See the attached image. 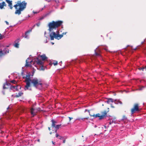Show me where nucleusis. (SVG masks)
Instances as JSON below:
<instances>
[{
	"label": "nucleus",
	"instance_id": "412c9836",
	"mask_svg": "<svg viewBox=\"0 0 146 146\" xmlns=\"http://www.w3.org/2000/svg\"><path fill=\"white\" fill-rule=\"evenodd\" d=\"M3 54L5 55L9 52V50L7 48H5L3 51Z\"/></svg>",
	"mask_w": 146,
	"mask_h": 146
},
{
	"label": "nucleus",
	"instance_id": "864d4df0",
	"mask_svg": "<svg viewBox=\"0 0 146 146\" xmlns=\"http://www.w3.org/2000/svg\"><path fill=\"white\" fill-rule=\"evenodd\" d=\"M111 107L112 108H114V107L113 106H111Z\"/></svg>",
	"mask_w": 146,
	"mask_h": 146
},
{
	"label": "nucleus",
	"instance_id": "dca6fc26",
	"mask_svg": "<svg viewBox=\"0 0 146 146\" xmlns=\"http://www.w3.org/2000/svg\"><path fill=\"white\" fill-rule=\"evenodd\" d=\"M51 121L52 122V124L51 125L52 127L53 128L56 125V123H57L56 121L53 119H52Z\"/></svg>",
	"mask_w": 146,
	"mask_h": 146
},
{
	"label": "nucleus",
	"instance_id": "39448f33",
	"mask_svg": "<svg viewBox=\"0 0 146 146\" xmlns=\"http://www.w3.org/2000/svg\"><path fill=\"white\" fill-rule=\"evenodd\" d=\"M66 32H64L62 34L59 35V32L58 31L56 33V35H55L54 38H55L56 39L59 40L64 35H66Z\"/></svg>",
	"mask_w": 146,
	"mask_h": 146
},
{
	"label": "nucleus",
	"instance_id": "e433bc0d",
	"mask_svg": "<svg viewBox=\"0 0 146 146\" xmlns=\"http://www.w3.org/2000/svg\"><path fill=\"white\" fill-rule=\"evenodd\" d=\"M58 129H56V128H55V129H54V131H55V133H56V134H58V133H57V130H58Z\"/></svg>",
	"mask_w": 146,
	"mask_h": 146
},
{
	"label": "nucleus",
	"instance_id": "5fc2aeb1",
	"mask_svg": "<svg viewBox=\"0 0 146 146\" xmlns=\"http://www.w3.org/2000/svg\"><path fill=\"white\" fill-rule=\"evenodd\" d=\"M52 132H50V134H52Z\"/></svg>",
	"mask_w": 146,
	"mask_h": 146
},
{
	"label": "nucleus",
	"instance_id": "2f4dec72",
	"mask_svg": "<svg viewBox=\"0 0 146 146\" xmlns=\"http://www.w3.org/2000/svg\"><path fill=\"white\" fill-rule=\"evenodd\" d=\"M10 82L11 83H13L14 84H15L16 83V81L14 80H11L10 81Z\"/></svg>",
	"mask_w": 146,
	"mask_h": 146
},
{
	"label": "nucleus",
	"instance_id": "f257e3e1",
	"mask_svg": "<svg viewBox=\"0 0 146 146\" xmlns=\"http://www.w3.org/2000/svg\"><path fill=\"white\" fill-rule=\"evenodd\" d=\"M21 75L23 76V78L25 79V82H26V85L24 88L25 90H31V83L33 84L34 86L37 88H38V87H39V88H42V84L40 79L38 80L37 78H35L31 80L30 78V74L27 73L26 75H25L23 71L21 72Z\"/></svg>",
	"mask_w": 146,
	"mask_h": 146
},
{
	"label": "nucleus",
	"instance_id": "1a4fd4ad",
	"mask_svg": "<svg viewBox=\"0 0 146 146\" xmlns=\"http://www.w3.org/2000/svg\"><path fill=\"white\" fill-rule=\"evenodd\" d=\"M20 40L19 39H17L16 40H15L14 42V46L17 48H19V42L20 41Z\"/></svg>",
	"mask_w": 146,
	"mask_h": 146
},
{
	"label": "nucleus",
	"instance_id": "5701e85b",
	"mask_svg": "<svg viewBox=\"0 0 146 146\" xmlns=\"http://www.w3.org/2000/svg\"><path fill=\"white\" fill-rule=\"evenodd\" d=\"M37 60V63L40 65H42L43 64V62L41 61V60H40L38 59V58H36Z\"/></svg>",
	"mask_w": 146,
	"mask_h": 146
},
{
	"label": "nucleus",
	"instance_id": "bb28decb",
	"mask_svg": "<svg viewBox=\"0 0 146 146\" xmlns=\"http://www.w3.org/2000/svg\"><path fill=\"white\" fill-rule=\"evenodd\" d=\"M18 6H19V1H18L17 2V3L14 6V7H15V9H17V7Z\"/></svg>",
	"mask_w": 146,
	"mask_h": 146
},
{
	"label": "nucleus",
	"instance_id": "0e129e2a",
	"mask_svg": "<svg viewBox=\"0 0 146 146\" xmlns=\"http://www.w3.org/2000/svg\"><path fill=\"white\" fill-rule=\"evenodd\" d=\"M145 69H146V68H145Z\"/></svg>",
	"mask_w": 146,
	"mask_h": 146
},
{
	"label": "nucleus",
	"instance_id": "49530a36",
	"mask_svg": "<svg viewBox=\"0 0 146 146\" xmlns=\"http://www.w3.org/2000/svg\"><path fill=\"white\" fill-rule=\"evenodd\" d=\"M33 13L34 14H36V13H37V12H36L33 11Z\"/></svg>",
	"mask_w": 146,
	"mask_h": 146
},
{
	"label": "nucleus",
	"instance_id": "c9c22d12",
	"mask_svg": "<svg viewBox=\"0 0 146 146\" xmlns=\"http://www.w3.org/2000/svg\"><path fill=\"white\" fill-rule=\"evenodd\" d=\"M145 68L144 67L143 68H139V70H142V71H143L144 69Z\"/></svg>",
	"mask_w": 146,
	"mask_h": 146
},
{
	"label": "nucleus",
	"instance_id": "a19ab883",
	"mask_svg": "<svg viewBox=\"0 0 146 146\" xmlns=\"http://www.w3.org/2000/svg\"><path fill=\"white\" fill-rule=\"evenodd\" d=\"M5 22L6 23V24L7 25H9V23L7 21H5Z\"/></svg>",
	"mask_w": 146,
	"mask_h": 146
},
{
	"label": "nucleus",
	"instance_id": "a878e982",
	"mask_svg": "<svg viewBox=\"0 0 146 146\" xmlns=\"http://www.w3.org/2000/svg\"><path fill=\"white\" fill-rule=\"evenodd\" d=\"M114 100V103L115 104H117L119 103H120L121 104H122V102H121V101L119 102V101H117L116 100Z\"/></svg>",
	"mask_w": 146,
	"mask_h": 146
},
{
	"label": "nucleus",
	"instance_id": "3c124183",
	"mask_svg": "<svg viewBox=\"0 0 146 146\" xmlns=\"http://www.w3.org/2000/svg\"><path fill=\"white\" fill-rule=\"evenodd\" d=\"M9 108V106L7 108V109L8 110Z\"/></svg>",
	"mask_w": 146,
	"mask_h": 146
},
{
	"label": "nucleus",
	"instance_id": "9b49d317",
	"mask_svg": "<svg viewBox=\"0 0 146 146\" xmlns=\"http://www.w3.org/2000/svg\"><path fill=\"white\" fill-rule=\"evenodd\" d=\"M98 47L95 50H94V52H95V55L96 56H101V55L100 54V52H101V51H100V49H98V52H99V53H98L97 52H96V50L97 49V48H98Z\"/></svg>",
	"mask_w": 146,
	"mask_h": 146
},
{
	"label": "nucleus",
	"instance_id": "c85d7f7f",
	"mask_svg": "<svg viewBox=\"0 0 146 146\" xmlns=\"http://www.w3.org/2000/svg\"><path fill=\"white\" fill-rule=\"evenodd\" d=\"M88 119V118H87V117L84 118H78L76 119V120H78L80 121L81 119H82V120H83L84 119Z\"/></svg>",
	"mask_w": 146,
	"mask_h": 146
},
{
	"label": "nucleus",
	"instance_id": "4be33fe9",
	"mask_svg": "<svg viewBox=\"0 0 146 146\" xmlns=\"http://www.w3.org/2000/svg\"><path fill=\"white\" fill-rule=\"evenodd\" d=\"M40 57L43 60H47V58L46 57L45 54H43L41 55Z\"/></svg>",
	"mask_w": 146,
	"mask_h": 146
},
{
	"label": "nucleus",
	"instance_id": "58836bf2",
	"mask_svg": "<svg viewBox=\"0 0 146 146\" xmlns=\"http://www.w3.org/2000/svg\"><path fill=\"white\" fill-rule=\"evenodd\" d=\"M86 111H88V112L89 113V110H88L86 109L85 110V112H86Z\"/></svg>",
	"mask_w": 146,
	"mask_h": 146
},
{
	"label": "nucleus",
	"instance_id": "2eb2a0df",
	"mask_svg": "<svg viewBox=\"0 0 146 146\" xmlns=\"http://www.w3.org/2000/svg\"><path fill=\"white\" fill-rule=\"evenodd\" d=\"M114 102V100L111 98H108L107 100L105 102H106L108 104H110L111 102Z\"/></svg>",
	"mask_w": 146,
	"mask_h": 146
},
{
	"label": "nucleus",
	"instance_id": "b1692460",
	"mask_svg": "<svg viewBox=\"0 0 146 146\" xmlns=\"http://www.w3.org/2000/svg\"><path fill=\"white\" fill-rule=\"evenodd\" d=\"M23 94V93L21 92H19L17 94L15 95V97H18L21 96Z\"/></svg>",
	"mask_w": 146,
	"mask_h": 146
},
{
	"label": "nucleus",
	"instance_id": "473e14b6",
	"mask_svg": "<svg viewBox=\"0 0 146 146\" xmlns=\"http://www.w3.org/2000/svg\"><path fill=\"white\" fill-rule=\"evenodd\" d=\"M4 38V36L3 35H2L0 33V39H3V38Z\"/></svg>",
	"mask_w": 146,
	"mask_h": 146
},
{
	"label": "nucleus",
	"instance_id": "e2e57ef3",
	"mask_svg": "<svg viewBox=\"0 0 146 146\" xmlns=\"http://www.w3.org/2000/svg\"><path fill=\"white\" fill-rule=\"evenodd\" d=\"M43 8H42V10L43 9Z\"/></svg>",
	"mask_w": 146,
	"mask_h": 146
},
{
	"label": "nucleus",
	"instance_id": "a18cd8bd",
	"mask_svg": "<svg viewBox=\"0 0 146 146\" xmlns=\"http://www.w3.org/2000/svg\"><path fill=\"white\" fill-rule=\"evenodd\" d=\"M95 114H94V115H92V116L94 117V118H95Z\"/></svg>",
	"mask_w": 146,
	"mask_h": 146
},
{
	"label": "nucleus",
	"instance_id": "6e6552de",
	"mask_svg": "<svg viewBox=\"0 0 146 146\" xmlns=\"http://www.w3.org/2000/svg\"><path fill=\"white\" fill-rule=\"evenodd\" d=\"M108 120H111L109 122V125H111L113 123H115V118H112V117L111 116H109V118L108 119Z\"/></svg>",
	"mask_w": 146,
	"mask_h": 146
},
{
	"label": "nucleus",
	"instance_id": "8fccbe9b",
	"mask_svg": "<svg viewBox=\"0 0 146 146\" xmlns=\"http://www.w3.org/2000/svg\"><path fill=\"white\" fill-rule=\"evenodd\" d=\"M48 129H49V131H50V127H48Z\"/></svg>",
	"mask_w": 146,
	"mask_h": 146
},
{
	"label": "nucleus",
	"instance_id": "f8f14e48",
	"mask_svg": "<svg viewBox=\"0 0 146 146\" xmlns=\"http://www.w3.org/2000/svg\"><path fill=\"white\" fill-rule=\"evenodd\" d=\"M23 10V9H22V8L19 7L18 9L16 10L15 13L16 14H18V15H19L21 14V12Z\"/></svg>",
	"mask_w": 146,
	"mask_h": 146
},
{
	"label": "nucleus",
	"instance_id": "c03bdc74",
	"mask_svg": "<svg viewBox=\"0 0 146 146\" xmlns=\"http://www.w3.org/2000/svg\"><path fill=\"white\" fill-rule=\"evenodd\" d=\"M144 88V87H143H143H142L141 88H140L139 90H141L143 89V88Z\"/></svg>",
	"mask_w": 146,
	"mask_h": 146
},
{
	"label": "nucleus",
	"instance_id": "bf43d9fd",
	"mask_svg": "<svg viewBox=\"0 0 146 146\" xmlns=\"http://www.w3.org/2000/svg\"><path fill=\"white\" fill-rule=\"evenodd\" d=\"M129 46V45H127V47H128V46Z\"/></svg>",
	"mask_w": 146,
	"mask_h": 146
},
{
	"label": "nucleus",
	"instance_id": "680f3d73",
	"mask_svg": "<svg viewBox=\"0 0 146 146\" xmlns=\"http://www.w3.org/2000/svg\"><path fill=\"white\" fill-rule=\"evenodd\" d=\"M39 140H38V141H39Z\"/></svg>",
	"mask_w": 146,
	"mask_h": 146
},
{
	"label": "nucleus",
	"instance_id": "f3484780",
	"mask_svg": "<svg viewBox=\"0 0 146 146\" xmlns=\"http://www.w3.org/2000/svg\"><path fill=\"white\" fill-rule=\"evenodd\" d=\"M6 85L8 86H11V84L10 83H7V81H6L5 83V84H4V85H3V89H7L8 88L6 87H5V86Z\"/></svg>",
	"mask_w": 146,
	"mask_h": 146
},
{
	"label": "nucleus",
	"instance_id": "20e7f679",
	"mask_svg": "<svg viewBox=\"0 0 146 146\" xmlns=\"http://www.w3.org/2000/svg\"><path fill=\"white\" fill-rule=\"evenodd\" d=\"M138 104H134L133 107L131 109V115L133 114L136 111H139Z\"/></svg>",
	"mask_w": 146,
	"mask_h": 146
},
{
	"label": "nucleus",
	"instance_id": "cd10ccee",
	"mask_svg": "<svg viewBox=\"0 0 146 146\" xmlns=\"http://www.w3.org/2000/svg\"><path fill=\"white\" fill-rule=\"evenodd\" d=\"M61 124L60 125H56L54 128L57 129H58L60 127V126L61 125Z\"/></svg>",
	"mask_w": 146,
	"mask_h": 146
},
{
	"label": "nucleus",
	"instance_id": "f704fd0d",
	"mask_svg": "<svg viewBox=\"0 0 146 146\" xmlns=\"http://www.w3.org/2000/svg\"><path fill=\"white\" fill-rule=\"evenodd\" d=\"M67 138L66 137H66L63 139V143H65L66 142V139Z\"/></svg>",
	"mask_w": 146,
	"mask_h": 146
},
{
	"label": "nucleus",
	"instance_id": "aec40b11",
	"mask_svg": "<svg viewBox=\"0 0 146 146\" xmlns=\"http://www.w3.org/2000/svg\"><path fill=\"white\" fill-rule=\"evenodd\" d=\"M17 86H10V89L11 90H13L14 91L15 90L16 91L18 90L17 88Z\"/></svg>",
	"mask_w": 146,
	"mask_h": 146
},
{
	"label": "nucleus",
	"instance_id": "a211bd4d",
	"mask_svg": "<svg viewBox=\"0 0 146 146\" xmlns=\"http://www.w3.org/2000/svg\"><path fill=\"white\" fill-rule=\"evenodd\" d=\"M31 114L33 115V116H34L36 115V111L33 108H32L31 109Z\"/></svg>",
	"mask_w": 146,
	"mask_h": 146
},
{
	"label": "nucleus",
	"instance_id": "79ce46f5",
	"mask_svg": "<svg viewBox=\"0 0 146 146\" xmlns=\"http://www.w3.org/2000/svg\"><path fill=\"white\" fill-rule=\"evenodd\" d=\"M52 143L54 145H55V142H54L53 141H52Z\"/></svg>",
	"mask_w": 146,
	"mask_h": 146
},
{
	"label": "nucleus",
	"instance_id": "09e8293b",
	"mask_svg": "<svg viewBox=\"0 0 146 146\" xmlns=\"http://www.w3.org/2000/svg\"><path fill=\"white\" fill-rule=\"evenodd\" d=\"M2 92H3V94H5V92H4V91H2Z\"/></svg>",
	"mask_w": 146,
	"mask_h": 146
},
{
	"label": "nucleus",
	"instance_id": "c756f323",
	"mask_svg": "<svg viewBox=\"0 0 146 146\" xmlns=\"http://www.w3.org/2000/svg\"><path fill=\"white\" fill-rule=\"evenodd\" d=\"M40 22H39L36 25H34L33 27V28L35 26V25H36L38 27V26H40Z\"/></svg>",
	"mask_w": 146,
	"mask_h": 146
},
{
	"label": "nucleus",
	"instance_id": "4468645a",
	"mask_svg": "<svg viewBox=\"0 0 146 146\" xmlns=\"http://www.w3.org/2000/svg\"><path fill=\"white\" fill-rule=\"evenodd\" d=\"M6 1L8 3V6L10 7V8L12 9L13 8L12 5V1L9 0H6Z\"/></svg>",
	"mask_w": 146,
	"mask_h": 146
},
{
	"label": "nucleus",
	"instance_id": "f03ea898",
	"mask_svg": "<svg viewBox=\"0 0 146 146\" xmlns=\"http://www.w3.org/2000/svg\"><path fill=\"white\" fill-rule=\"evenodd\" d=\"M62 23V21H58L56 22L53 21L48 24V30L50 33L49 36L51 40L54 39L55 35L58 31V27L60 26Z\"/></svg>",
	"mask_w": 146,
	"mask_h": 146
},
{
	"label": "nucleus",
	"instance_id": "72a5a7b5",
	"mask_svg": "<svg viewBox=\"0 0 146 146\" xmlns=\"http://www.w3.org/2000/svg\"><path fill=\"white\" fill-rule=\"evenodd\" d=\"M53 64L54 66L57 65V61H54Z\"/></svg>",
	"mask_w": 146,
	"mask_h": 146
},
{
	"label": "nucleus",
	"instance_id": "ddd939ff",
	"mask_svg": "<svg viewBox=\"0 0 146 146\" xmlns=\"http://www.w3.org/2000/svg\"><path fill=\"white\" fill-rule=\"evenodd\" d=\"M6 4L5 3L4 1H3L2 2L0 3V9H4V7L5 6L6 7Z\"/></svg>",
	"mask_w": 146,
	"mask_h": 146
},
{
	"label": "nucleus",
	"instance_id": "052dcab7",
	"mask_svg": "<svg viewBox=\"0 0 146 146\" xmlns=\"http://www.w3.org/2000/svg\"><path fill=\"white\" fill-rule=\"evenodd\" d=\"M54 44V43H52V44Z\"/></svg>",
	"mask_w": 146,
	"mask_h": 146
},
{
	"label": "nucleus",
	"instance_id": "7c9ffc66",
	"mask_svg": "<svg viewBox=\"0 0 146 146\" xmlns=\"http://www.w3.org/2000/svg\"><path fill=\"white\" fill-rule=\"evenodd\" d=\"M3 55H4V54H3V51L0 50V57L2 56Z\"/></svg>",
	"mask_w": 146,
	"mask_h": 146
},
{
	"label": "nucleus",
	"instance_id": "603ef678",
	"mask_svg": "<svg viewBox=\"0 0 146 146\" xmlns=\"http://www.w3.org/2000/svg\"><path fill=\"white\" fill-rule=\"evenodd\" d=\"M136 48H134L133 49L134 50H135L136 49Z\"/></svg>",
	"mask_w": 146,
	"mask_h": 146
},
{
	"label": "nucleus",
	"instance_id": "37998d69",
	"mask_svg": "<svg viewBox=\"0 0 146 146\" xmlns=\"http://www.w3.org/2000/svg\"><path fill=\"white\" fill-rule=\"evenodd\" d=\"M44 19V18L43 17H41V18H40V19H39V20H42V19Z\"/></svg>",
	"mask_w": 146,
	"mask_h": 146
},
{
	"label": "nucleus",
	"instance_id": "7ed1b4c3",
	"mask_svg": "<svg viewBox=\"0 0 146 146\" xmlns=\"http://www.w3.org/2000/svg\"><path fill=\"white\" fill-rule=\"evenodd\" d=\"M102 115H101L100 114L98 113L95 115V118L99 117V119L101 120L103 119L104 118L108 117L107 112L106 111H104L101 112Z\"/></svg>",
	"mask_w": 146,
	"mask_h": 146
},
{
	"label": "nucleus",
	"instance_id": "6ab92c4d",
	"mask_svg": "<svg viewBox=\"0 0 146 146\" xmlns=\"http://www.w3.org/2000/svg\"><path fill=\"white\" fill-rule=\"evenodd\" d=\"M56 137H58V138L61 140H63L66 136H62L59 135L58 134H56Z\"/></svg>",
	"mask_w": 146,
	"mask_h": 146
},
{
	"label": "nucleus",
	"instance_id": "0eeeda50",
	"mask_svg": "<svg viewBox=\"0 0 146 146\" xmlns=\"http://www.w3.org/2000/svg\"><path fill=\"white\" fill-rule=\"evenodd\" d=\"M30 59L29 58H28L27 60H26V64L25 66L26 67H31V64H32V62H33V60H31L30 61H29V60H30Z\"/></svg>",
	"mask_w": 146,
	"mask_h": 146
},
{
	"label": "nucleus",
	"instance_id": "6e6d98bb",
	"mask_svg": "<svg viewBox=\"0 0 146 146\" xmlns=\"http://www.w3.org/2000/svg\"><path fill=\"white\" fill-rule=\"evenodd\" d=\"M47 40H46V42H45V43H47Z\"/></svg>",
	"mask_w": 146,
	"mask_h": 146
},
{
	"label": "nucleus",
	"instance_id": "ea45409f",
	"mask_svg": "<svg viewBox=\"0 0 146 146\" xmlns=\"http://www.w3.org/2000/svg\"><path fill=\"white\" fill-rule=\"evenodd\" d=\"M68 118H69V119L70 121V120H71V119H73L72 117H69Z\"/></svg>",
	"mask_w": 146,
	"mask_h": 146
},
{
	"label": "nucleus",
	"instance_id": "393cba45",
	"mask_svg": "<svg viewBox=\"0 0 146 146\" xmlns=\"http://www.w3.org/2000/svg\"><path fill=\"white\" fill-rule=\"evenodd\" d=\"M127 119V117L125 115H123V117L121 119V121H124V120H126Z\"/></svg>",
	"mask_w": 146,
	"mask_h": 146
},
{
	"label": "nucleus",
	"instance_id": "9d476101",
	"mask_svg": "<svg viewBox=\"0 0 146 146\" xmlns=\"http://www.w3.org/2000/svg\"><path fill=\"white\" fill-rule=\"evenodd\" d=\"M32 31V29L29 30L25 32L24 37L25 38H29V35L30 32Z\"/></svg>",
	"mask_w": 146,
	"mask_h": 146
},
{
	"label": "nucleus",
	"instance_id": "4c0bfd02",
	"mask_svg": "<svg viewBox=\"0 0 146 146\" xmlns=\"http://www.w3.org/2000/svg\"><path fill=\"white\" fill-rule=\"evenodd\" d=\"M103 49L106 50V51H108V49L107 47H106L104 48H103Z\"/></svg>",
	"mask_w": 146,
	"mask_h": 146
},
{
	"label": "nucleus",
	"instance_id": "13d9d810",
	"mask_svg": "<svg viewBox=\"0 0 146 146\" xmlns=\"http://www.w3.org/2000/svg\"><path fill=\"white\" fill-rule=\"evenodd\" d=\"M95 127H96V125H95Z\"/></svg>",
	"mask_w": 146,
	"mask_h": 146
},
{
	"label": "nucleus",
	"instance_id": "423d86ee",
	"mask_svg": "<svg viewBox=\"0 0 146 146\" xmlns=\"http://www.w3.org/2000/svg\"><path fill=\"white\" fill-rule=\"evenodd\" d=\"M19 7L24 10L26 7L27 3L25 2V1L21 3V1H19Z\"/></svg>",
	"mask_w": 146,
	"mask_h": 146
},
{
	"label": "nucleus",
	"instance_id": "de8ad7c7",
	"mask_svg": "<svg viewBox=\"0 0 146 146\" xmlns=\"http://www.w3.org/2000/svg\"><path fill=\"white\" fill-rule=\"evenodd\" d=\"M104 127L106 128V129L107 128V127L106 126V125H104Z\"/></svg>",
	"mask_w": 146,
	"mask_h": 146
},
{
	"label": "nucleus",
	"instance_id": "4d7b16f0",
	"mask_svg": "<svg viewBox=\"0 0 146 146\" xmlns=\"http://www.w3.org/2000/svg\"><path fill=\"white\" fill-rule=\"evenodd\" d=\"M45 34H46V32H45V33H44V35H45Z\"/></svg>",
	"mask_w": 146,
	"mask_h": 146
}]
</instances>
